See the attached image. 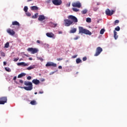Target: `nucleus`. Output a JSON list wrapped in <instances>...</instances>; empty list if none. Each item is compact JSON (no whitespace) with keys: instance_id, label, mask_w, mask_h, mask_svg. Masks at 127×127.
<instances>
[{"instance_id":"obj_1","label":"nucleus","mask_w":127,"mask_h":127,"mask_svg":"<svg viewBox=\"0 0 127 127\" xmlns=\"http://www.w3.org/2000/svg\"><path fill=\"white\" fill-rule=\"evenodd\" d=\"M68 19H64V23L65 26H70L71 24H72L73 22H78V19L75 16H68Z\"/></svg>"},{"instance_id":"obj_2","label":"nucleus","mask_w":127,"mask_h":127,"mask_svg":"<svg viewBox=\"0 0 127 127\" xmlns=\"http://www.w3.org/2000/svg\"><path fill=\"white\" fill-rule=\"evenodd\" d=\"M24 84L25 86H28L20 87L21 89H24L25 90H26V91H31V90L33 89V85H32V82L29 81H24Z\"/></svg>"},{"instance_id":"obj_3","label":"nucleus","mask_w":127,"mask_h":127,"mask_svg":"<svg viewBox=\"0 0 127 127\" xmlns=\"http://www.w3.org/2000/svg\"><path fill=\"white\" fill-rule=\"evenodd\" d=\"M79 33H82L86 35H92V33L89 30L84 29L83 27H79Z\"/></svg>"},{"instance_id":"obj_4","label":"nucleus","mask_w":127,"mask_h":127,"mask_svg":"<svg viewBox=\"0 0 127 127\" xmlns=\"http://www.w3.org/2000/svg\"><path fill=\"white\" fill-rule=\"evenodd\" d=\"M116 12V9L110 10V9L107 8L105 11V13L107 15L111 16L113 15Z\"/></svg>"},{"instance_id":"obj_5","label":"nucleus","mask_w":127,"mask_h":127,"mask_svg":"<svg viewBox=\"0 0 127 127\" xmlns=\"http://www.w3.org/2000/svg\"><path fill=\"white\" fill-rule=\"evenodd\" d=\"M102 52H103V49L101 48V47H98L96 48V53L94 54V56L95 57L99 56V55L101 54V53H102Z\"/></svg>"},{"instance_id":"obj_6","label":"nucleus","mask_w":127,"mask_h":127,"mask_svg":"<svg viewBox=\"0 0 127 127\" xmlns=\"http://www.w3.org/2000/svg\"><path fill=\"white\" fill-rule=\"evenodd\" d=\"M6 103H7V97H2L0 98V105H4Z\"/></svg>"},{"instance_id":"obj_7","label":"nucleus","mask_w":127,"mask_h":127,"mask_svg":"<svg viewBox=\"0 0 127 127\" xmlns=\"http://www.w3.org/2000/svg\"><path fill=\"white\" fill-rule=\"evenodd\" d=\"M27 51L31 52L32 54H35V53H37V52H38V50L36 48H28L27 49Z\"/></svg>"},{"instance_id":"obj_8","label":"nucleus","mask_w":127,"mask_h":127,"mask_svg":"<svg viewBox=\"0 0 127 127\" xmlns=\"http://www.w3.org/2000/svg\"><path fill=\"white\" fill-rule=\"evenodd\" d=\"M46 67H57V64L53 62H48L46 64Z\"/></svg>"},{"instance_id":"obj_9","label":"nucleus","mask_w":127,"mask_h":127,"mask_svg":"<svg viewBox=\"0 0 127 127\" xmlns=\"http://www.w3.org/2000/svg\"><path fill=\"white\" fill-rule=\"evenodd\" d=\"M52 2L55 5H61L62 1L61 0H53Z\"/></svg>"},{"instance_id":"obj_10","label":"nucleus","mask_w":127,"mask_h":127,"mask_svg":"<svg viewBox=\"0 0 127 127\" xmlns=\"http://www.w3.org/2000/svg\"><path fill=\"white\" fill-rule=\"evenodd\" d=\"M72 5L73 6V7H78V8H80V7L81 6L80 1L73 2L72 3Z\"/></svg>"},{"instance_id":"obj_11","label":"nucleus","mask_w":127,"mask_h":127,"mask_svg":"<svg viewBox=\"0 0 127 127\" xmlns=\"http://www.w3.org/2000/svg\"><path fill=\"white\" fill-rule=\"evenodd\" d=\"M7 32L10 34V35H14V34H15V32H14L13 30L10 29L9 28L7 29Z\"/></svg>"},{"instance_id":"obj_12","label":"nucleus","mask_w":127,"mask_h":127,"mask_svg":"<svg viewBox=\"0 0 127 127\" xmlns=\"http://www.w3.org/2000/svg\"><path fill=\"white\" fill-rule=\"evenodd\" d=\"M18 66H24V67H26V66H29V64L28 63L26 64L24 62L18 63L17 64Z\"/></svg>"},{"instance_id":"obj_13","label":"nucleus","mask_w":127,"mask_h":127,"mask_svg":"<svg viewBox=\"0 0 127 127\" xmlns=\"http://www.w3.org/2000/svg\"><path fill=\"white\" fill-rule=\"evenodd\" d=\"M32 83L33 84H34L35 85H38V84H39V83H40V81H39V80L37 79H33L32 81Z\"/></svg>"},{"instance_id":"obj_14","label":"nucleus","mask_w":127,"mask_h":127,"mask_svg":"<svg viewBox=\"0 0 127 127\" xmlns=\"http://www.w3.org/2000/svg\"><path fill=\"white\" fill-rule=\"evenodd\" d=\"M46 35L48 37H50V38H52V37H54V34L53 33H47Z\"/></svg>"},{"instance_id":"obj_15","label":"nucleus","mask_w":127,"mask_h":127,"mask_svg":"<svg viewBox=\"0 0 127 127\" xmlns=\"http://www.w3.org/2000/svg\"><path fill=\"white\" fill-rule=\"evenodd\" d=\"M31 10H38L39 8L37 6H32L30 7Z\"/></svg>"},{"instance_id":"obj_16","label":"nucleus","mask_w":127,"mask_h":127,"mask_svg":"<svg viewBox=\"0 0 127 127\" xmlns=\"http://www.w3.org/2000/svg\"><path fill=\"white\" fill-rule=\"evenodd\" d=\"M25 75H26V73L22 72L21 73L19 74L18 75V78H22V77H24V76H25Z\"/></svg>"},{"instance_id":"obj_17","label":"nucleus","mask_w":127,"mask_h":127,"mask_svg":"<svg viewBox=\"0 0 127 127\" xmlns=\"http://www.w3.org/2000/svg\"><path fill=\"white\" fill-rule=\"evenodd\" d=\"M12 25H17V26H19V23L16 21H13L12 22Z\"/></svg>"},{"instance_id":"obj_18","label":"nucleus","mask_w":127,"mask_h":127,"mask_svg":"<svg viewBox=\"0 0 127 127\" xmlns=\"http://www.w3.org/2000/svg\"><path fill=\"white\" fill-rule=\"evenodd\" d=\"M114 37L115 39L117 40V39H118V38L119 37V36L117 35L118 33H117V31H114Z\"/></svg>"},{"instance_id":"obj_19","label":"nucleus","mask_w":127,"mask_h":127,"mask_svg":"<svg viewBox=\"0 0 127 127\" xmlns=\"http://www.w3.org/2000/svg\"><path fill=\"white\" fill-rule=\"evenodd\" d=\"M34 68H35V65H30V66L27 68V70H32V69H34Z\"/></svg>"},{"instance_id":"obj_20","label":"nucleus","mask_w":127,"mask_h":127,"mask_svg":"<svg viewBox=\"0 0 127 127\" xmlns=\"http://www.w3.org/2000/svg\"><path fill=\"white\" fill-rule=\"evenodd\" d=\"M30 104L31 105H32V106H35V105H36L37 103H36V101L35 100H32L30 102Z\"/></svg>"},{"instance_id":"obj_21","label":"nucleus","mask_w":127,"mask_h":127,"mask_svg":"<svg viewBox=\"0 0 127 127\" xmlns=\"http://www.w3.org/2000/svg\"><path fill=\"white\" fill-rule=\"evenodd\" d=\"M45 19V16H39L38 20H40V21H42V20H44Z\"/></svg>"},{"instance_id":"obj_22","label":"nucleus","mask_w":127,"mask_h":127,"mask_svg":"<svg viewBox=\"0 0 127 127\" xmlns=\"http://www.w3.org/2000/svg\"><path fill=\"white\" fill-rule=\"evenodd\" d=\"M76 31H77V29L76 28H73V29H72L70 31V33H75V32H76Z\"/></svg>"},{"instance_id":"obj_23","label":"nucleus","mask_w":127,"mask_h":127,"mask_svg":"<svg viewBox=\"0 0 127 127\" xmlns=\"http://www.w3.org/2000/svg\"><path fill=\"white\" fill-rule=\"evenodd\" d=\"M86 21V22H88V23H91L92 22L91 18H90V17L87 18Z\"/></svg>"},{"instance_id":"obj_24","label":"nucleus","mask_w":127,"mask_h":127,"mask_svg":"<svg viewBox=\"0 0 127 127\" xmlns=\"http://www.w3.org/2000/svg\"><path fill=\"white\" fill-rule=\"evenodd\" d=\"M76 62L77 64H79V63H81L82 62V60H81V59H77L76 60Z\"/></svg>"},{"instance_id":"obj_25","label":"nucleus","mask_w":127,"mask_h":127,"mask_svg":"<svg viewBox=\"0 0 127 127\" xmlns=\"http://www.w3.org/2000/svg\"><path fill=\"white\" fill-rule=\"evenodd\" d=\"M82 14H86V13H87V12H88V10H87V9H85L84 10H83L81 11Z\"/></svg>"},{"instance_id":"obj_26","label":"nucleus","mask_w":127,"mask_h":127,"mask_svg":"<svg viewBox=\"0 0 127 127\" xmlns=\"http://www.w3.org/2000/svg\"><path fill=\"white\" fill-rule=\"evenodd\" d=\"M24 11H25V12H26L27 11H28V7H27V6H25L24 7V9H23Z\"/></svg>"},{"instance_id":"obj_27","label":"nucleus","mask_w":127,"mask_h":127,"mask_svg":"<svg viewBox=\"0 0 127 127\" xmlns=\"http://www.w3.org/2000/svg\"><path fill=\"white\" fill-rule=\"evenodd\" d=\"M9 47V43L8 42H7L4 46L5 48H8Z\"/></svg>"},{"instance_id":"obj_28","label":"nucleus","mask_w":127,"mask_h":127,"mask_svg":"<svg viewBox=\"0 0 127 127\" xmlns=\"http://www.w3.org/2000/svg\"><path fill=\"white\" fill-rule=\"evenodd\" d=\"M26 15H27V16H31V13L27 11L26 12Z\"/></svg>"},{"instance_id":"obj_29","label":"nucleus","mask_w":127,"mask_h":127,"mask_svg":"<svg viewBox=\"0 0 127 127\" xmlns=\"http://www.w3.org/2000/svg\"><path fill=\"white\" fill-rule=\"evenodd\" d=\"M5 70L7 71V72H11V70L9 67H5Z\"/></svg>"},{"instance_id":"obj_30","label":"nucleus","mask_w":127,"mask_h":127,"mask_svg":"<svg viewBox=\"0 0 127 127\" xmlns=\"http://www.w3.org/2000/svg\"><path fill=\"white\" fill-rule=\"evenodd\" d=\"M115 30H116V31H120L121 28H120L119 26H117L116 28H115Z\"/></svg>"},{"instance_id":"obj_31","label":"nucleus","mask_w":127,"mask_h":127,"mask_svg":"<svg viewBox=\"0 0 127 127\" xmlns=\"http://www.w3.org/2000/svg\"><path fill=\"white\" fill-rule=\"evenodd\" d=\"M104 32H105V29H102L100 30V34H104Z\"/></svg>"},{"instance_id":"obj_32","label":"nucleus","mask_w":127,"mask_h":127,"mask_svg":"<svg viewBox=\"0 0 127 127\" xmlns=\"http://www.w3.org/2000/svg\"><path fill=\"white\" fill-rule=\"evenodd\" d=\"M72 10H73V11H79V9H77V8H73Z\"/></svg>"},{"instance_id":"obj_33","label":"nucleus","mask_w":127,"mask_h":127,"mask_svg":"<svg viewBox=\"0 0 127 127\" xmlns=\"http://www.w3.org/2000/svg\"><path fill=\"white\" fill-rule=\"evenodd\" d=\"M120 22V21L119 20H116L115 21V25L117 24V23H119Z\"/></svg>"},{"instance_id":"obj_34","label":"nucleus","mask_w":127,"mask_h":127,"mask_svg":"<svg viewBox=\"0 0 127 127\" xmlns=\"http://www.w3.org/2000/svg\"><path fill=\"white\" fill-rule=\"evenodd\" d=\"M70 4H71V3L69 2L66 4V6H67V7H69V6H70Z\"/></svg>"},{"instance_id":"obj_35","label":"nucleus","mask_w":127,"mask_h":127,"mask_svg":"<svg viewBox=\"0 0 127 127\" xmlns=\"http://www.w3.org/2000/svg\"><path fill=\"white\" fill-rule=\"evenodd\" d=\"M1 56H3V57H4V56H5V54H4L3 52H1Z\"/></svg>"},{"instance_id":"obj_36","label":"nucleus","mask_w":127,"mask_h":127,"mask_svg":"<svg viewBox=\"0 0 127 127\" xmlns=\"http://www.w3.org/2000/svg\"><path fill=\"white\" fill-rule=\"evenodd\" d=\"M38 60H40L41 61H43V59L42 58L37 57Z\"/></svg>"},{"instance_id":"obj_37","label":"nucleus","mask_w":127,"mask_h":127,"mask_svg":"<svg viewBox=\"0 0 127 127\" xmlns=\"http://www.w3.org/2000/svg\"><path fill=\"white\" fill-rule=\"evenodd\" d=\"M57 60V61H61V60H63V58H58Z\"/></svg>"},{"instance_id":"obj_38","label":"nucleus","mask_w":127,"mask_h":127,"mask_svg":"<svg viewBox=\"0 0 127 127\" xmlns=\"http://www.w3.org/2000/svg\"><path fill=\"white\" fill-rule=\"evenodd\" d=\"M19 58H15V59H14V62H16L18 61V60H19Z\"/></svg>"},{"instance_id":"obj_39","label":"nucleus","mask_w":127,"mask_h":127,"mask_svg":"<svg viewBox=\"0 0 127 127\" xmlns=\"http://www.w3.org/2000/svg\"><path fill=\"white\" fill-rule=\"evenodd\" d=\"M80 37L79 36L76 37L75 38H74V40H77V39H79Z\"/></svg>"},{"instance_id":"obj_40","label":"nucleus","mask_w":127,"mask_h":127,"mask_svg":"<svg viewBox=\"0 0 127 127\" xmlns=\"http://www.w3.org/2000/svg\"><path fill=\"white\" fill-rule=\"evenodd\" d=\"M83 61H86L87 60V58L86 57H83L82 59Z\"/></svg>"},{"instance_id":"obj_41","label":"nucleus","mask_w":127,"mask_h":127,"mask_svg":"<svg viewBox=\"0 0 127 127\" xmlns=\"http://www.w3.org/2000/svg\"><path fill=\"white\" fill-rule=\"evenodd\" d=\"M27 80H31V76H29L27 77Z\"/></svg>"},{"instance_id":"obj_42","label":"nucleus","mask_w":127,"mask_h":127,"mask_svg":"<svg viewBox=\"0 0 127 127\" xmlns=\"http://www.w3.org/2000/svg\"><path fill=\"white\" fill-rule=\"evenodd\" d=\"M77 56H78L77 55H75L74 56H73L72 57V58H73V59L76 58L77 57Z\"/></svg>"},{"instance_id":"obj_43","label":"nucleus","mask_w":127,"mask_h":127,"mask_svg":"<svg viewBox=\"0 0 127 127\" xmlns=\"http://www.w3.org/2000/svg\"><path fill=\"white\" fill-rule=\"evenodd\" d=\"M19 83H20L21 84H23V80H19Z\"/></svg>"},{"instance_id":"obj_44","label":"nucleus","mask_w":127,"mask_h":127,"mask_svg":"<svg viewBox=\"0 0 127 127\" xmlns=\"http://www.w3.org/2000/svg\"><path fill=\"white\" fill-rule=\"evenodd\" d=\"M13 80L14 81H15V80H16V76H14V77H13Z\"/></svg>"},{"instance_id":"obj_45","label":"nucleus","mask_w":127,"mask_h":127,"mask_svg":"<svg viewBox=\"0 0 127 127\" xmlns=\"http://www.w3.org/2000/svg\"><path fill=\"white\" fill-rule=\"evenodd\" d=\"M34 16H38V13H36L34 15Z\"/></svg>"},{"instance_id":"obj_46","label":"nucleus","mask_w":127,"mask_h":127,"mask_svg":"<svg viewBox=\"0 0 127 127\" xmlns=\"http://www.w3.org/2000/svg\"><path fill=\"white\" fill-rule=\"evenodd\" d=\"M37 43H38V44H40V40H37Z\"/></svg>"},{"instance_id":"obj_47","label":"nucleus","mask_w":127,"mask_h":127,"mask_svg":"<svg viewBox=\"0 0 127 127\" xmlns=\"http://www.w3.org/2000/svg\"><path fill=\"white\" fill-rule=\"evenodd\" d=\"M56 26H57V24L56 23L54 24V27H56Z\"/></svg>"},{"instance_id":"obj_48","label":"nucleus","mask_w":127,"mask_h":127,"mask_svg":"<svg viewBox=\"0 0 127 127\" xmlns=\"http://www.w3.org/2000/svg\"><path fill=\"white\" fill-rule=\"evenodd\" d=\"M58 68L59 69H62V66L59 65Z\"/></svg>"},{"instance_id":"obj_49","label":"nucleus","mask_w":127,"mask_h":127,"mask_svg":"<svg viewBox=\"0 0 127 127\" xmlns=\"http://www.w3.org/2000/svg\"><path fill=\"white\" fill-rule=\"evenodd\" d=\"M29 60H30V61H31L32 60V58H29Z\"/></svg>"},{"instance_id":"obj_50","label":"nucleus","mask_w":127,"mask_h":127,"mask_svg":"<svg viewBox=\"0 0 127 127\" xmlns=\"http://www.w3.org/2000/svg\"><path fill=\"white\" fill-rule=\"evenodd\" d=\"M39 94H43V91H39Z\"/></svg>"},{"instance_id":"obj_51","label":"nucleus","mask_w":127,"mask_h":127,"mask_svg":"<svg viewBox=\"0 0 127 127\" xmlns=\"http://www.w3.org/2000/svg\"><path fill=\"white\" fill-rule=\"evenodd\" d=\"M32 18H37V16H32Z\"/></svg>"},{"instance_id":"obj_52","label":"nucleus","mask_w":127,"mask_h":127,"mask_svg":"<svg viewBox=\"0 0 127 127\" xmlns=\"http://www.w3.org/2000/svg\"><path fill=\"white\" fill-rule=\"evenodd\" d=\"M3 65H6V62H3Z\"/></svg>"},{"instance_id":"obj_53","label":"nucleus","mask_w":127,"mask_h":127,"mask_svg":"<svg viewBox=\"0 0 127 127\" xmlns=\"http://www.w3.org/2000/svg\"><path fill=\"white\" fill-rule=\"evenodd\" d=\"M100 4H101V3L100 2H98V3H97V5H100Z\"/></svg>"},{"instance_id":"obj_54","label":"nucleus","mask_w":127,"mask_h":127,"mask_svg":"<svg viewBox=\"0 0 127 127\" xmlns=\"http://www.w3.org/2000/svg\"><path fill=\"white\" fill-rule=\"evenodd\" d=\"M97 9H98V8H94V11H97Z\"/></svg>"},{"instance_id":"obj_55","label":"nucleus","mask_w":127,"mask_h":127,"mask_svg":"<svg viewBox=\"0 0 127 127\" xmlns=\"http://www.w3.org/2000/svg\"><path fill=\"white\" fill-rule=\"evenodd\" d=\"M25 56H26V57H28V56L27 55H26V54H24V55Z\"/></svg>"},{"instance_id":"obj_56","label":"nucleus","mask_w":127,"mask_h":127,"mask_svg":"<svg viewBox=\"0 0 127 127\" xmlns=\"http://www.w3.org/2000/svg\"><path fill=\"white\" fill-rule=\"evenodd\" d=\"M27 1H32V0H27Z\"/></svg>"},{"instance_id":"obj_57","label":"nucleus","mask_w":127,"mask_h":127,"mask_svg":"<svg viewBox=\"0 0 127 127\" xmlns=\"http://www.w3.org/2000/svg\"><path fill=\"white\" fill-rule=\"evenodd\" d=\"M39 16H44V15H39Z\"/></svg>"},{"instance_id":"obj_58","label":"nucleus","mask_w":127,"mask_h":127,"mask_svg":"<svg viewBox=\"0 0 127 127\" xmlns=\"http://www.w3.org/2000/svg\"><path fill=\"white\" fill-rule=\"evenodd\" d=\"M35 95H37V92H35Z\"/></svg>"},{"instance_id":"obj_59","label":"nucleus","mask_w":127,"mask_h":127,"mask_svg":"<svg viewBox=\"0 0 127 127\" xmlns=\"http://www.w3.org/2000/svg\"><path fill=\"white\" fill-rule=\"evenodd\" d=\"M69 16H73V15H69Z\"/></svg>"},{"instance_id":"obj_60","label":"nucleus","mask_w":127,"mask_h":127,"mask_svg":"<svg viewBox=\"0 0 127 127\" xmlns=\"http://www.w3.org/2000/svg\"><path fill=\"white\" fill-rule=\"evenodd\" d=\"M98 22V23H99V21H98V22Z\"/></svg>"},{"instance_id":"obj_61","label":"nucleus","mask_w":127,"mask_h":127,"mask_svg":"<svg viewBox=\"0 0 127 127\" xmlns=\"http://www.w3.org/2000/svg\"><path fill=\"white\" fill-rule=\"evenodd\" d=\"M42 81H44V79H43Z\"/></svg>"},{"instance_id":"obj_62","label":"nucleus","mask_w":127,"mask_h":127,"mask_svg":"<svg viewBox=\"0 0 127 127\" xmlns=\"http://www.w3.org/2000/svg\"><path fill=\"white\" fill-rule=\"evenodd\" d=\"M0 59H1V58L0 57Z\"/></svg>"},{"instance_id":"obj_63","label":"nucleus","mask_w":127,"mask_h":127,"mask_svg":"<svg viewBox=\"0 0 127 127\" xmlns=\"http://www.w3.org/2000/svg\"><path fill=\"white\" fill-rule=\"evenodd\" d=\"M21 60V59L20 60V61Z\"/></svg>"}]
</instances>
